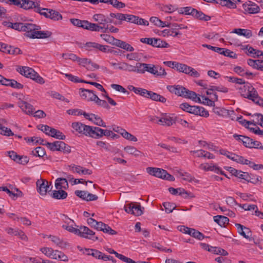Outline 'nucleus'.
<instances>
[{
  "label": "nucleus",
  "instance_id": "54",
  "mask_svg": "<svg viewBox=\"0 0 263 263\" xmlns=\"http://www.w3.org/2000/svg\"><path fill=\"white\" fill-rule=\"evenodd\" d=\"M22 1L23 0H0L1 2H5L9 5H13L22 9Z\"/></svg>",
  "mask_w": 263,
  "mask_h": 263
},
{
  "label": "nucleus",
  "instance_id": "53",
  "mask_svg": "<svg viewBox=\"0 0 263 263\" xmlns=\"http://www.w3.org/2000/svg\"><path fill=\"white\" fill-rule=\"evenodd\" d=\"M159 8L162 11H164L166 13H171L174 11H175L177 8L175 6H173L172 5H159Z\"/></svg>",
  "mask_w": 263,
  "mask_h": 263
},
{
  "label": "nucleus",
  "instance_id": "5",
  "mask_svg": "<svg viewBox=\"0 0 263 263\" xmlns=\"http://www.w3.org/2000/svg\"><path fill=\"white\" fill-rule=\"evenodd\" d=\"M41 144L46 145L49 149L52 151H62L66 153H70V148L64 142L61 141H57L52 143L46 142L45 143Z\"/></svg>",
  "mask_w": 263,
  "mask_h": 263
},
{
  "label": "nucleus",
  "instance_id": "38",
  "mask_svg": "<svg viewBox=\"0 0 263 263\" xmlns=\"http://www.w3.org/2000/svg\"><path fill=\"white\" fill-rule=\"evenodd\" d=\"M37 29L33 39H47L51 36V32L49 31H41Z\"/></svg>",
  "mask_w": 263,
  "mask_h": 263
},
{
  "label": "nucleus",
  "instance_id": "13",
  "mask_svg": "<svg viewBox=\"0 0 263 263\" xmlns=\"http://www.w3.org/2000/svg\"><path fill=\"white\" fill-rule=\"evenodd\" d=\"M78 62L80 65L86 67L88 70L93 71L99 68L98 64L92 62L90 59L87 58H79Z\"/></svg>",
  "mask_w": 263,
  "mask_h": 263
},
{
  "label": "nucleus",
  "instance_id": "40",
  "mask_svg": "<svg viewBox=\"0 0 263 263\" xmlns=\"http://www.w3.org/2000/svg\"><path fill=\"white\" fill-rule=\"evenodd\" d=\"M54 191L52 194V197L56 199H64L67 197V193L63 190L57 189Z\"/></svg>",
  "mask_w": 263,
  "mask_h": 263
},
{
  "label": "nucleus",
  "instance_id": "52",
  "mask_svg": "<svg viewBox=\"0 0 263 263\" xmlns=\"http://www.w3.org/2000/svg\"><path fill=\"white\" fill-rule=\"evenodd\" d=\"M20 260L23 263H40V259L36 257H30L24 256L20 257Z\"/></svg>",
  "mask_w": 263,
  "mask_h": 263
},
{
  "label": "nucleus",
  "instance_id": "15",
  "mask_svg": "<svg viewBox=\"0 0 263 263\" xmlns=\"http://www.w3.org/2000/svg\"><path fill=\"white\" fill-rule=\"evenodd\" d=\"M243 9L246 13L250 14H254L259 12L260 10L259 7L253 2L249 1L243 4Z\"/></svg>",
  "mask_w": 263,
  "mask_h": 263
},
{
  "label": "nucleus",
  "instance_id": "11",
  "mask_svg": "<svg viewBox=\"0 0 263 263\" xmlns=\"http://www.w3.org/2000/svg\"><path fill=\"white\" fill-rule=\"evenodd\" d=\"M78 235L80 237L91 239L93 241L98 239V237L95 236V233L85 226H81L79 228Z\"/></svg>",
  "mask_w": 263,
  "mask_h": 263
},
{
  "label": "nucleus",
  "instance_id": "1",
  "mask_svg": "<svg viewBox=\"0 0 263 263\" xmlns=\"http://www.w3.org/2000/svg\"><path fill=\"white\" fill-rule=\"evenodd\" d=\"M149 120L154 123L163 126H171L178 122L184 127L188 126V123L182 119H177L176 117L171 116H150Z\"/></svg>",
  "mask_w": 263,
  "mask_h": 263
},
{
  "label": "nucleus",
  "instance_id": "43",
  "mask_svg": "<svg viewBox=\"0 0 263 263\" xmlns=\"http://www.w3.org/2000/svg\"><path fill=\"white\" fill-rule=\"evenodd\" d=\"M87 119L91 121L97 125L106 127L105 123L102 120L100 116H87Z\"/></svg>",
  "mask_w": 263,
  "mask_h": 263
},
{
  "label": "nucleus",
  "instance_id": "34",
  "mask_svg": "<svg viewBox=\"0 0 263 263\" xmlns=\"http://www.w3.org/2000/svg\"><path fill=\"white\" fill-rule=\"evenodd\" d=\"M45 10L46 11H48V18H50V20L54 21L62 20V15L58 11L51 9H48V10Z\"/></svg>",
  "mask_w": 263,
  "mask_h": 263
},
{
  "label": "nucleus",
  "instance_id": "62",
  "mask_svg": "<svg viewBox=\"0 0 263 263\" xmlns=\"http://www.w3.org/2000/svg\"><path fill=\"white\" fill-rule=\"evenodd\" d=\"M67 113L69 115H89L88 114L79 109H69Z\"/></svg>",
  "mask_w": 263,
  "mask_h": 263
},
{
  "label": "nucleus",
  "instance_id": "24",
  "mask_svg": "<svg viewBox=\"0 0 263 263\" xmlns=\"http://www.w3.org/2000/svg\"><path fill=\"white\" fill-rule=\"evenodd\" d=\"M17 71L22 75L31 79L33 77V74L35 75V71L31 68L25 66L18 67Z\"/></svg>",
  "mask_w": 263,
  "mask_h": 263
},
{
  "label": "nucleus",
  "instance_id": "46",
  "mask_svg": "<svg viewBox=\"0 0 263 263\" xmlns=\"http://www.w3.org/2000/svg\"><path fill=\"white\" fill-rule=\"evenodd\" d=\"M243 84V86H241L239 88V92L242 97H243L245 98H247V93H248V90H249V89L252 90V89L251 88V84L249 83L245 82V84Z\"/></svg>",
  "mask_w": 263,
  "mask_h": 263
},
{
  "label": "nucleus",
  "instance_id": "19",
  "mask_svg": "<svg viewBox=\"0 0 263 263\" xmlns=\"http://www.w3.org/2000/svg\"><path fill=\"white\" fill-rule=\"evenodd\" d=\"M126 21L140 25L148 26L149 25L147 21L132 14H127Z\"/></svg>",
  "mask_w": 263,
  "mask_h": 263
},
{
  "label": "nucleus",
  "instance_id": "4",
  "mask_svg": "<svg viewBox=\"0 0 263 263\" xmlns=\"http://www.w3.org/2000/svg\"><path fill=\"white\" fill-rule=\"evenodd\" d=\"M181 109L194 115H209L208 111L202 107L191 106L186 103H182L180 105Z\"/></svg>",
  "mask_w": 263,
  "mask_h": 263
},
{
  "label": "nucleus",
  "instance_id": "63",
  "mask_svg": "<svg viewBox=\"0 0 263 263\" xmlns=\"http://www.w3.org/2000/svg\"><path fill=\"white\" fill-rule=\"evenodd\" d=\"M122 136L126 139L130 141L136 142L138 140L137 138L135 136L129 133L125 130H124V132L122 133Z\"/></svg>",
  "mask_w": 263,
  "mask_h": 263
},
{
  "label": "nucleus",
  "instance_id": "3",
  "mask_svg": "<svg viewBox=\"0 0 263 263\" xmlns=\"http://www.w3.org/2000/svg\"><path fill=\"white\" fill-rule=\"evenodd\" d=\"M146 172L151 175L166 179L168 181H174L175 178L173 176L168 174L166 171L159 168L148 167L146 168Z\"/></svg>",
  "mask_w": 263,
  "mask_h": 263
},
{
  "label": "nucleus",
  "instance_id": "32",
  "mask_svg": "<svg viewBox=\"0 0 263 263\" xmlns=\"http://www.w3.org/2000/svg\"><path fill=\"white\" fill-rule=\"evenodd\" d=\"M3 25L5 26H7L9 28H13L15 30H18L19 31H23L24 24L22 23H12L9 22H4Z\"/></svg>",
  "mask_w": 263,
  "mask_h": 263
},
{
  "label": "nucleus",
  "instance_id": "21",
  "mask_svg": "<svg viewBox=\"0 0 263 263\" xmlns=\"http://www.w3.org/2000/svg\"><path fill=\"white\" fill-rule=\"evenodd\" d=\"M79 95L82 99L87 101H92L96 95L93 90L85 88H80L79 89Z\"/></svg>",
  "mask_w": 263,
  "mask_h": 263
},
{
  "label": "nucleus",
  "instance_id": "16",
  "mask_svg": "<svg viewBox=\"0 0 263 263\" xmlns=\"http://www.w3.org/2000/svg\"><path fill=\"white\" fill-rule=\"evenodd\" d=\"M71 126L73 129L79 134L88 136L90 126L86 125L80 122H74L72 124Z\"/></svg>",
  "mask_w": 263,
  "mask_h": 263
},
{
  "label": "nucleus",
  "instance_id": "23",
  "mask_svg": "<svg viewBox=\"0 0 263 263\" xmlns=\"http://www.w3.org/2000/svg\"><path fill=\"white\" fill-rule=\"evenodd\" d=\"M22 9L25 10H28L34 9V11L37 9L38 6L40 5V2L33 1L31 0H23L22 1Z\"/></svg>",
  "mask_w": 263,
  "mask_h": 263
},
{
  "label": "nucleus",
  "instance_id": "2",
  "mask_svg": "<svg viewBox=\"0 0 263 263\" xmlns=\"http://www.w3.org/2000/svg\"><path fill=\"white\" fill-rule=\"evenodd\" d=\"M40 251L46 256L53 259H59L64 261H67L68 257L63 252L58 250H53L51 248L43 247Z\"/></svg>",
  "mask_w": 263,
  "mask_h": 263
},
{
  "label": "nucleus",
  "instance_id": "9",
  "mask_svg": "<svg viewBox=\"0 0 263 263\" xmlns=\"http://www.w3.org/2000/svg\"><path fill=\"white\" fill-rule=\"evenodd\" d=\"M37 191L41 195H45L51 189V183L45 179H38L36 182Z\"/></svg>",
  "mask_w": 263,
  "mask_h": 263
},
{
  "label": "nucleus",
  "instance_id": "10",
  "mask_svg": "<svg viewBox=\"0 0 263 263\" xmlns=\"http://www.w3.org/2000/svg\"><path fill=\"white\" fill-rule=\"evenodd\" d=\"M124 209L127 213L138 216L142 214V210L144 209V208H142L139 204H135L134 203H130L125 205Z\"/></svg>",
  "mask_w": 263,
  "mask_h": 263
},
{
  "label": "nucleus",
  "instance_id": "55",
  "mask_svg": "<svg viewBox=\"0 0 263 263\" xmlns=\"http://www.w3.org/2000/svg\"><path fill=\"white\" fill-rule=\"evenodd\" d=\"M189 235L198 240H202L204 238L202 233L194 229H191V231L189 232Z\"/></svg>",
  "mask_w": 263,
  "mask_h": 263
},
{
  "label": "nucleus",
  "instance_id": "64",
  "mask_svg": "<svg viewBox=\"0 0 263 263\" xmlns=\"http://www.w3.org/2000/svg\"><path fill=\"white\" fill-rule=\"evenodd\" d=\"M201 102L204 104L210 106H214L215 103L211 99H209L204 96H201Z\"/></svg>",
  "mask_w": 263,
  "mask_h": 263
},
{
  "label": "nucleus",
  "instance_id": "20",
  "mask_svg": "<svg viewBox=\"0 0 263 263\" xmlns=\"http://www.w3.org/2000/svg\"><path fill=\"white\" fill-rule=\"evenodd\" d=\"M84 23V25H83L84 29L94 31L102 30L104 33L108 32V29L105 28V27H101L97 24L91 23L87 21H85Z\"/></svg>",
  "mask_w": 263,
  "mask_h": 263
},
{
  "label": "nucleus",
  "instance_id": "48",
  "mask_svg": "<svg viewBox=\"0 0 263 263\" xmlns=\"http://www.w3.org/2000/svg\"><path fill=\"white\" fill-rule=\"evenodd\" d=\"M100 36L103 40H104L108 43L115 46H116V45L117 44L116 43L118 39H117L110 35L106 34H101Z\"/></svg>",
  "mask_w": 263,
  "mask_h": 263
},
{
  "label": "nucleus",
  "instance_id": "6",
  "mask_svg": "<svg viewBox=\"0 0 263 263\" xmlns=\"http://www.w3.org/2000/svg\"><path fill=\"white\" fill-rule=\"evenodd\" d=\"M140 41L142 43H146L155 47L157 48H168L169 44L160 39L155 38H141Z\"/></svg>",
  "mask_w": 263,
  "mask_h": 263
},
{
  "label": "nucleus",
  "instance_id": "14",
  "mask_svg": "<svg viewBox=\"0 0 263 263\" xmlns=\"http://www.w3.org/2000/svg\"><path fill=\"white\" fill-rule=\"evenodd\" d=\"M251 88L248 90V93H247V98L249 100H252L255 104L259 105H263V99L258 96L257 91L251 85Z\"/></svg>",
  "mask_w": 263,
  "mask_h": 263
},
{
  "label": "nucleus",
  "instance_id": "58",
  "mask_svg": "<svg viewBox=\"0 0 263 263\" xmlns=\"http://www.w3.org/2000/svg\"><path fill=\"white\" fill-rule=\"evenodd\" d=\"M0 134L8 137L14 135L10 128L2 126L1 124H0Z\"/></svg>",
  "mask_w": 263,
  "mask_h": 263
},
{
  "label": "nucleus",
  "instance_id": "33",
  "mask_svg": "<svg viewBox=\"0 0 263 263\" xmlns=\"http://www.w3.org/2000/svg\"><path fill=\"white\" fill-rule=\"evenodd\" d=\"M124 151L130 155H134L135 157H142L144 156L143 153L138 150L136 148L132 146H127L124 147Z\"/></svg>",
  "mask_w": 263,
  "mask_h": 263
},
{
  "label": "nucleus",
  "instance_id": "36",
  "mask_svg": "<svg viewBox=\"0 0 263 263\" xmlns=\"http://www.w3.org/2000/svg\"><path fill=\"white\" fill-rule=\"evenodd\" d=\"M55 186L57 189H67L68 186L67 179L62 178H58L55 181Z\"/></svg>",
  "mask_w": 263,
  "mask_h": 263
},
{
  "label": "nucleus",
  "instance_id": "49",
  "mask_svg": "<svg viewBox=\"0 0 263 263\" xmlns=\"http://www.w3.org/2000/svg\"><path fill=\"white\" fill-rule=\"evenodd\" d=\"M31 154L35 157H42L46 154L44 148L39 146L31 151Z\"/></svg>",
  "mask_w": 263,
  "mask_h": 263
},
{
  "label": "nucleus",
  "instance_id": "30",
  "mask_svg": "<svg viewBox=\"0 0 263 263\" xmlns=\"http://www.w3.org/2000/svg\"><path fill=\"white\" fill-rule=\"evenodd\" d=\"M240 2V0H217L216 2L229 8H235L236 4Z\"/></svg>",
  "mask_w": 263,
  "mask_h": 263
},
{
  "label": "nucleus",
  "instance_id": "35",
  "mask_svg": "<svg viewBox=\"0 0 263 263\" xmlns=\"http://www.w3.org/2000/svg\"><path fill=\"white\" fill-rule=\"evenodd\" d=\"M146 98L162 103L165 102L166 100L164 97L151 91H148Z\"/></svg>",
  "mask_w": 263,
  "mask_h": 263
},
{
  "label": "nucleus",
  "instance_id": "51",
  "mask_svg": "<svg viewBox=\"0 0 263 263\" xmlns=\"http://www.w3.org/2000/svg\"><path fill=\"white\" fill-rule=\"evenodd\" d=\"M261 177L260 176H255L253 175H250L248 173V176L247 178L246 179H245L246 181H247L248 182H250L253 184H256L258 182H261Z\"/></svg>",
  "mask_w": 263,
  "mask_h": 263
},
{
  "label": "nucleus",
  "instance_id": "47",
  "mask_svg": "<svg viewBox=\"0 0 263 263\" xmlns=\"http://www.w3.org/2000/svg\"><path fill=\"white\" fill-rule=\"evenodd\" d=\"M51 130L49 136L60 140H64L65 139V136L60 130L53 128Z\"/></svg>",
  "mask_w": 263,
  "mask_h": 263
},
{
  "label": "nucleus",
  "instance_id": "12",
  "mask_svg": "<svg viewBox=\"0 0 263 263\" xmlns=\"http://www.w3.org/2000/svg\"><path fill=\"white\" fill-rule=\"evenodd\" d=\"M40 26L32 23H25L24 27V32H25L26 36L30 39H33L36 31L37 29H41Z\"/></svg>",
  "mask_w": 263,
  "mask_h": 263
},
{
  "label": "nucleus",
  "instance_id": "25",
  "mask_svg": "<svg viewBox=\"0 0 263 263\" xmlns=\"http://www.w3.org/2000/svg\"><path fill=\"white\" fill-rule=\"evenodd\" d=\"M104 129L98 127H89L88 136L98 139L103 136Z\"/></svg>",
  "mask_w": 263,
  "mask_h": 263
},
{
  "label": "nucleus",
  "instance_id": "39",
  "mask_svg": "<svg viewBox=\"0 0 263 263\" xmlns=\"http://www.w3.org/2000/svg\"><path fill=\"white\" fill-rule=\"evenodd\" d=\"M162 34L163 36H172L173 37H176L178 35H181V33L177 30V28H169L165 29L162 31Z\"/></svg>",
  "mask_w": 263,
  "mask_h": 263
},
{
  "label": "nucleus",
  "instance_id": "37",
  "mask_svg": "<svg viewBox=\"0 0 263 263\" xmlns=\"http://www.w3.org/2000/svg\"><path fill=\"white\" fill-rule=\"evenodd\" d=\"M214 220L220 227H225L226 224L229 222V218L226 216L221 215L215 216L213 217Z\"/></svg>",
  "mask_w": 263,
  "mask_h": 263
},
{
  "label": "nucleus",
  "instance_id": "50",
  "mask_svg": "<svg viewBox=\"0 0 263 263\" xmlns=\"http://www.w3.org/2000/svg\"><path fill=\"white\" fill-rule=\"evenodd\" d=\"M233 32L236 33L240 35H243L248 38L252 36V32L250 30L245 29H235Z\"/></svg>",
  "mask_w": 263,
  "mask_h": 263
},
{
  "label": "nucleus",
  "instance_id": "41",
  "mask_svg": "<svg viewBox=\"0 0 263 263\" xmlns=\"http://www.w3.org/2000/svg\"><path fill=\"white\" fill-rule=\"evenodd\" d=\"M183 97L192 99L195 102H201V98L197 96L196 92L186 89Z\"/></svg>",
  "mask_w": 263,
  "mask_h": 263
},
{
  "label": "nucleus",
  "instance_id": "18",
  "mask_svg": "<svg viewBox=\"0 0 263 263\" xmlns=\"http://www.w3.org/2000/svg\"><path fill=\"white\" fill-rule=\"evenodd\" d=\"M20 106L26 114H32L34 112L38 114L37 115H43L44 114L46 115L43 110H38L35 111L32 105L26 102H22L20 103Z\"/></svg>",
  "mask_w": 263,
  "mask_h": 263
},
{
  "label": "nucleus",
  "instance_id": "17",
  "mask_svg": "<svg viewBox=\"0 0 263 263\" xmlns=\"http://www.w3.org/2000/svg\"><path fill=\"white\" fill-rule=\"evenodd\" d=\"M138 73H144L145 71H147L153 74H154L156 67V65L153 64L141 63H138Z\"/></svg>",
  "mask_w": 263,
  "mask_h": 263
},
{
  "label": "nucleus",
  "instance_id": "27",
  "mask_svg": "<svg viewBox=\"0 0 263 263\" xmlns=\"http://www.w3.org/2000/svg\"><path fill=\"white\" fill-rule=\"evenodd\" d=\"M93 20L97 22L98 24L102 26L101 27H105L106 24L108 23H111V21L108 19L106 16L102 14H96L93 16Z\"/></svg>",
  "mask_w": 263,
  "mask_h": 263
},
{
  "label": "nucleus",
  "instance_id": "42",
  "mask_svg": "<svg viewBox=\"0 0 263 263\" xmlns=\"http://www.w3.org/2000/svg\"><path fill=\"white\" fill-rule=\"evenodd\" d=\"M116 44V46L126 50L127 51L132 52L134 50V48L129 44L120 40L118 39Z\"/></svg>",
  "mask_w": 263,
  "mask_h": 263
},
{
  "label": "nucleus",
  "instance_id": "8",
  "mask_svg": "<svg viewBox=\"0 0 263 263\" xmlns=\"http://www.w3.org/2000/svg\"><path fill=\"white\" fill-rule=\"evenodd\" d=\"M242 116H237L236 118H232L231 120L238 121L241 125H243L246 128L249 129L250 131L252 132L255 134L263 136V130H261L259 127H250L249 126V125L252 124V123L250 121H248L245 119H242Z\"/></svg>",
  "mask_w": 263,
  "mask_h": 263
},
{
  "label": "nucleus",
  "instance_id": "31",
  "mask_svg": "<svg viewBox=\"0 0 263 263\" xmlns=\"http://www.w3.org/2000/svg\"><path fill=\"white\" fill-rule=\"evenodd\" d=\"M48 238H50L51 240L57 246L62 249L66 248L68 245V243L67 242L64 241L63 239L57 236L49 235Z\"/></svg>",
  "mask_w": 263,
  "mask_h": 263
},
{
  "label": "nucleus",
  "instance_id": "44",
  "mask_svg": "<svg viewBox=\"0 0 263 263\" xmlns=\"http://www.w3.org/2000/svg\"><path fill=\"white\" fill-rule=\"evenodd\" d=\"M150 22L152 23H153L155 25L160 27H169L170 25V23L166 24L165 22L162 21L157 17L152 16L150 18Z\"/></svg>",
  "mask_w": 263,
  "mask_h": 263
},
{
  "label": "nucleus",
  "instance_id": "26",
  "mask_svg": "<svg viewBox=\"0 0 263 263\" xmlns=\"http://www.w3.org/2000/svg\"><path fill=\"white\" fill-rule=\"evenodd\" d=\"M167 88L170 92L179 96H183L186 90L185 88L180 85L167 86Z\"/></svg>",
  "mask_w": 263,
  "mask_h": 263
},
{
  "label": "nucleus",
  "instance_id": "28",
  "mask_svg": "<svg viewBox=\"0 0 263 263\" xmlns=\"http://www.w3.org/2000/svg\"><path fill=\"white\" fill-rule=\"evenodd\" d=\"M118 65L119 66L118 67V68L120 70L128 71L130 72H136L138 73V63L135 66L125 62L120 63Z\"/></svg>",
  "mask_w": 263,
  "mask_h": 263
},
{
  "label": "nucleus",
  "instance_id": "45",
  "mask_svg": "<svg viewBox=\"0 0 263 263\" xmlns=\"http://www.w3.org/2000/svg\"><path fill=\"white\" fill-rule=\"evenodd\" d=\"M193 16L204 21H208L211 20V17L210 16L205 15L202 12L199 11L195 9L193 11Z\"/></svg>",
  "mask_w": 263,
  "mask_h": 263
},
{
  "label": "nucleus",
  "instance_id": "29",
  "mask_svg": "<svg viewBox=\"0 0 263 263\" xmlns=\"http://www.w3.org/2000/svg\"><path fill=\"white\" fill-rule=\"evenodd\" d=\"M227 170L229 171L233 175L240 179H246L247 178V172H243L241 171L237 170L232 167H228Z\"/></svg>",
  "mask_w": 263,
  "mask_h": 263
},
{
  "label": "nucleus",
  "instance_id": "59",
  "mask_svg": "<svg viewBox=\"0 0 263 263\" xmlns=\"http://www.w3.org/2000/svg\"><path fill=\"white\" fill-rule=\"evenodd\" d=\"M179 174L180 176L182 177V179H183L184 180H186L189 182H196V179H195V178L186 172H179Z\"/></svg>",
  "mask_w": 263,
  "mask_h": 263
},
{
  "label": "nucleus",
  "instance_id": "57",
  "mask_svg": "<svg viewBox=\"0 0 263 263\" xmlns=\"http://www.w3.org/2000/svg\"><path fill=\"white\" fill-rule=\"evenodd\" d=\"M211 252H212L214 254H219L222 256H227L228 255V253L227 251L224 250L223 249L217 247H211Z\"/></svg>",
  "mask_w": 263,
  "mask_h": 263
},
{
  "label": "nucleus",
  "instance_id": "22",
  "mask_svg": "<svg viewBox=\"0 0 263 263\" xmlns=\"http://www.w3.org/2000/svg\"><path fill=\"white\" fill-rule=\"evenodd\" d=\"M235 226L240 235H242L244 238L249 239V240H251L252 239L250 238V236L252 235V232L249 228L244 227L239 223H236Z\"/></svg>",
  "mask_w": 263,
  "mask_h": 263
},
{
  "label": "nucleus",
  "instance_id": "60",
  "mask_svg": "<svg viewBox=\"0 0 263 263\" xmlns=\"http://www.w3.org/2000/svg\"><path fill=\"white\" fill-rule=\"evenodd\" d=\"M66 78H67L70 81L74 83H85V80L80 79L78 77L72 75L71 74L65 73L64 74Z\"/></svg>",
  "mask_w": 263,
  "mask_h": 263
},
{
  "label": "nucleus",
  "instance_id": "56",
  "mask_svg": "<svg viewBox=\"0 0 263 263\" xmlns=\"http://www.w3.org/2000/svg\"><path fill=\"white\" fill-rule=\"evenodd\" d=\"M166 74L167 73L163 68L159 65H156L154 75L158 77H164Z\"/></svg>",
  "mask_w": 263,
  "mask_h": 263
},
{
  "label": "nucleus",
  "instance_id": "61",
  "mask_svg": "<svg viewBox=\"0 0 263 263\" xmlns=\"http://www.w3.org/2000/svg\"><path fill=\"white\" fill-rule=\"evenodd\" d=\"M220 54L233 59H236L237 57V54L233 51L226 48H223Z\"/></svg>",
  "mask_w": 263,
  "mask_h": 263
},
{
  "label": "nucleus",
  "instance_id": "7",
  "mask_svg": "<svg viewBox=\"0 0 263 263\" xmlns=\"http://www.w3.org/2000/svg\"><path fill=\"white\" fill-rule=\"evenodd\" d=\"M177 70L194 78H199L200 77V73L197 70L184 64L179 63V65H177Z\"/></svg>",
  "mask_w": 263,
  "mask_h": 263
}]
</instances>
